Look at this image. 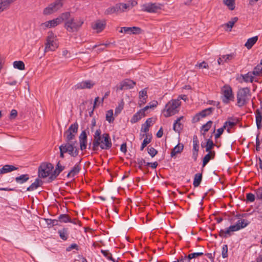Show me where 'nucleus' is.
<instances>
[{
  "instance_id": "f257e3e1",
  "label": "nucleus",
  "mask_w": 262,
  "mask_h": 262,
  "mask_svg": "<svg viewBox=\"0 0 262 262\" xmlns=\"http://www.w3.org/2000/svg\"><path fill=\"white\" fill-rule=\"evenodd\" d=\"M84 23V20L81 17L75 18L74 17H69L64 23V27L69 32L78 31Z\"/></svg>"
},
{
  "instance_id": "f03ea898",
  "label": "nucleus",
  "mask_w": 262,
  "mask_h": 262,
  "mask_svg": "<svg viewBox=\"0 0 262 262\" xmlns=\"http://www.w3.org/2000/svg\"><path fill=\"white\" fill-rule=\"evenodd\" d=\"M251 96L250 90L246 87L241 88L237 92V103L239 107H242L246 104Z\"/></svg>"
},
{
  "instance_id": "7ed1b4c3",
  "label": "nucleus",
  "mask_w": 262,
  "mask_h": 262,
  "mask_svg": "<svg viewBox=\"0 0 262 262\" xmlns=\"http://www.w3.org/2000/svg\"><path fill=\"white\" fill-rule=\"evenodd\" d=\"M181 102L179 99H172L165 105L166 114L165 117H170L177 114L179 112Z\"/></svg>"
},
{
  "instance_id": "20e7f679",
  "label": "nucleus",
  "mask_w": 262,
  "mask_h": 262,
  "mask_svg": "<svg viewBox=\"0 0 262 262\" xmlns=\"http://www.w3.org/2000/svg\"><path fill=\"white\" fill-rule=\"evenodd\" d=\"M54 168L53 164L51 163L42 162L38 168V177L46 178L49 176Z\"/></svg>"
},
{
  "instance_id": "39448f33",
  "label": "nucleus",
  "mask_w": 262,
  "mask_h": 262,
  "mask_svg": "<svg viewBox=\"0 0 262 262\" xmlns=\"http://www.w3.org/2000/svg\"><path fill=\"white\" fill-rule=\"evenodd\" d=\"M96 132H98L100 135V147L102 149L108 150L112 146V143L109 134L104 133L101 135V130L100 129H98Z\"/></svg>"
},
{
  "instance_id": "423d86ee",
  "label": "nucleus",
  "mask_w": 262,
  "mask_h": 262,
  "mask_svg": "<svg viewBox=\"0 0 262 262\" xmlns=\"http://www.w3.org/2000/svg\"><path fill=\"white\" fill-rule=\"evenodd\" d=\"M78 124L77 122L72 124L69 128L64 133L66 142H74L75 140L76 135L78 132Z\"/></svg>"
},
{
  "instance_id": "0eeeda50",
  "label": "nucleus",
  "mask_w": 262,
  "mask_h": 262,
  "mask_svg": "<svg viewBox=\"0 0 262 262\" xmlns=\"http://www.w3.org/2000/svg\"><path fill=\"white\" fill-rule=\"evenodd\" d=\"M77 141L74 140V142H66V143L61 145L65 151H67L71 157H76L79 154L78 148L77 147Z\"/></svg>"
},
{
  "instance_id": "6e6552de",
  "label": "nucleus",
  "mask_w": 262,
  "mask_h": 262,
  "mask_svg": "<svg viewBox=\"0 0 262 262\" xmlns=\"http://www.w3.org/2000/svg\"><path fill=\"white\" fill-rule=\"evenodd\" d=\"M223 96L222 101L225 104H228L231 101H234V97L232 90L229 85H225L222 89Z\"/></svg>"
},
{
  "instance_id": "1a4fd4ad",
  "label": "nucleus",
  "mask_w": 262,
  "mask_h": 262,
  "mask_svg": "<svg viewBox=\"0 0 262 262\" xmlns=\"http://www.w3.org/2000/svg\"><path fill=\"white\" fill-rule=\"evenodd\" d=\"M163 4L156 3H149L142 6V10L148 13H158L162 10Z\"/></svg>"
},
{
  "instance_id": "9d476101",
  "label": "nucleus",
  "mask_w": 262,
  "mask_h": 262,
  "mask_svg": "<svg viewBox=\"0 0 262 262\" xmlns=\"http://www.w3.org/2000/svg\"><path fill=\"white\" fill-rule=\"evenodd\" d=\"M64 168L65 166L61 165L60 164V161H59L56 165L55 169L49 176L48 182L50 183L55 180L57 176H58L59 174L64 169Z\"/></svg>"
},
{
  "instance_id": "9b49d317",
  "label": "nucleus",
  "mask_w": 262,
  "mask_h": 262,
  "mask_svg": "<svg viewBox=\"0 0 262 262\" xmlns=\"http://www.w3.org/2000/svg\"><path fill=\"white\" fill-rule=\"evenodd\" d=\"M120 33L124 32V33L128 34H140L142 33L143 30L140 27H121V30L119 31Z\"/></svg>"
},
{
  "instance_id": "f8f14e48",
  "label": "nucleus",
  "mask_w": 262,
  "mask_h": 262,
  "mask_svg": "<svg viewBox=\"0 0 262 262\" xmlns=\"http://www.w3.org/2000/svg\"><path fill=\"white\" fill-rule=\"evenodd\" d=\"M80 148L83 151L86 148L88 135L85 130H82L79 137Z\"/></svg>"
},
{
  "instance_id": "ddd939ff",
  "label": "nucleus",
  "mask_w": 262,
  "mask_h": 262,
  "mask_svg": "<svg viewBox=\"0 0 262 262\" xmlns=\"http://www.w3.org/2000/svg\"><path fill=\"white\" fill-rule=\"evenodd\" d=\"M95 84V83L92 80H85L78 83L75 86L77 89H90L92 88Z\"/></svg>"
},
{
  "instance_id": "4468645a",
  "label": "nucleus",
  "mask_w": 262,
  "mask_h": 262,
  "mask_svg": "<svg viewBox=\"0 0 262 262\" xmlns=\"http://www.w3.org/2000/svg\"><path fill=\"white\" fill-rule=\"evenodd\" d=\"M106 26V21L104 20H97L94 25L92 26L94 30H96L97 33L102 31Z\"/></svg>"
},
{
  "instance_id": "2eb2a0df",
  "label": "nucleus",
  "mask_w": 262,
  "mask_h": 262,
  "mask_svg": "<svg viewBox=\"0 0 262 262\" xmlns=\"http://www.w3.org/2000/svg\"><path fill=\"white\" fill-rule=\"evenodd\" d=\"M234 56V54L233 53L222 55L217 59V63L219 65L223 64L224 63L227 62L228 61L232 60Z\"/></svg>"
},
{
  "instance_id": "dca6fc26",
  "label": "nucleus",
  "mask_w": 262,
  "mask_h": 262,
  "mask_svg": "<svg viewBox=\"0 0 262 262\" xmlns=\"http://www.w3.org/2000/svg\"><path fill=\"white\" fill-rule=\"evenodd\" d=\"M207 152L208 154H206L203 159L202 166L203 167L207 165V164L209 162L210 160L213 159L215 156V151Z\"/></svg>"
},
{
  "instance_id": "f3484780",
  "label": "nucleus",
  "mask_w": 262,
  "mask_h": 262,
  "mask_svg": "<svg viewBox=\"0 0 262 262\" xmlns=\"http://www.w3.org/2000/svg\"><path fill=\"white\" fill-rule=\"evenodd\" d=\"M100 135L98 132H95L94 135V140L93 142L92 150L94 151L98 150V147L100 146Z\"/></svg>"
},
{
  "instance_id": "a211bd4d",
  "label": "nucleus",
  "mask_w": 262,
  "mask_h": 262,
  "mask_svg": "<svg viewBox=\"0 0 262 262\" xmlns=\"http://www.w3.org/2000/svg\"><path fill=\"white\" fill-rule=\"evenodd\" d=\"M210 115L206 109H204L195 114L192 119L193 122H196L200 121L201 118H204Z\"/></svg>"
},
{
  "instance_id": "6ab92c4d",
  "label": "nucleus",
  "mask_w": 262,
  "mask_h": 262,
  "mask_svg": "<svg viewBox=\"0 0 262 262\" xmlns=\"http://www.w3.org/2000/svg\"><path fill=\"white\" fill-rule=\"evenodd\" d=\"M256 123L258 129H260L262 127V112L260 109H257L255 112Z\"/></svg>"
},
{
  "instance_id": "aec40b11",
  "label": "nucleus",
  "mask_w": 262,
  "mask_h": 262,
  "mask_svg": "<svg viewBox=\"0 0 262 262\" xmlns=\"http://www.w3.org/2000/svg\"><path fill=\"white\" fill-rule=\"evenodd\" d=\"M134 163L136 164H138V167L141 170L143 171L144 174L147 173L148 172V169L146 167H144L143 166V164H146L145 161L143 159L138 158L136 161H134Z\"/></svg>"
},
{
  "instance_id": "412c9836",
  "label": "nucleus",
  "mask_w": 262,
  "mask_h": 262,
  "mask_svg": "<svg viewBox=\"0 0 262 262\" xmlns=\"http://www.w3.org/2000/svg\"><path fill=\"white\" fill-rule=\"evenodd\" d=\"M42 184L43 181L41 179L37 178L34 183L27 187L26 191H33L41 186Z\"/></svg>"
},
{
  "instance_id": "4be33fe9",
  "label": "nucleus",
  "mask_w": 262,
  "mask_h": 262,
  "mask_svg": "<svg viewBox=\"0 0 262 262\" xmlns=\"http://www.w3.org/2000/svg\"><path fill=\"white\" fill-rule=\"evenodd\" d=\"M71 13L69 12H66L62 13L60 15L54 19L55 22L57 24V25L61 24L62 21H66V20L70 16Z\"/></svg>"
},
{
  "instance_id": "5701e85b",
  "label": "nucleus",
  "mask_w": 262,
  "mask_h": 262,
  "mask_svg": "<svg viewBox=\"0 0 262 262\" xmlns=\"http://www.w3.org/2000/svg\"><path fill=\"white\" fill-rule=\"evenodd\" d=\"M18 167L12 165H5L0 169V174H4L13 170H17Z\"/></svg>"
},
{
  "instance_id": "b1692460",
  "label": "nucleus",
  "mask_w": 262,
  "mask_h": 262,
  "mask_svg": "<svg viewBox=\"0 0 262 262\" xmlns=\"http://www.w3.org/2000/svg\"><path fill=\"white\" fill-rule=\"evenodd\" d=\"M58 221L61 222V223H68L70 222L71 223H73L74 224H76L75 222L72 220L70 216L68 214H60L58 218Z\"/></svg>"
},
{
  "instance_id": "393cba45",
  "label": "nucleus",
  "mask_w": 262,
  "mask_h": 262,
  "mask_svg": "<svg viewBox=\"0 0 262 262\" xmlns=\"http://www.w3.org/2000/svg\"><path fill=\"white\" fill-rule=\"evenodd\" d=\"M145 116V113H143L142 111L140 110L138 112L134 114L130 120V122L132 123H135L139 121L142 117Z\"/></svg>"
},
{
  "instance_id": "a878e982",
  "label": "nucleus",
  "mask_w": 262,
  "mask_h": 262,
  "mask_svg": "<svg viewBox=\"0 0 262 262\" xmlns=\"http://www.w3.org/2000/svg\"><path fill=\"white\" fill-rule=\"evenodd\" d=\"M145 136V139L143 140V141L141 144V146L140 147V150H143L144 148L151 141L152 139V135L151 134L149 135V134H145L142 135L143 137Z\"/></svg>"
},
{
  "instance_id": "bb28decb",
  "label": "nucleus",
  "mask_w": 262,
  "mask_h": 262,
  "mask_svg": "<svg viewBox=\"0 0 262 262\" xmlns=\"http://www.w3.org/2000/svg\"><path fill=\"white\" fill-rule=\"evenodd\" d=\"M258 38V36H255L248 39L247 42L245 44V46L248 49H251L253 45L257 42Z\"/></svg>"
},
{
  "instance_id": "cd10ccee",
  "label": "nucleus",
  "mask_w": 262,
  "mask_h": 262,
  "mask_svg": "<svg viewBox=\"0 0 262 262\" xmlns=\"http://www.w3.org/2000/svg\"><path fill=\"white\" fill-rule=\"evenodd\" d=\"M120 4H116L115 6L107 8L105 11V14L110 15L113 13L118 12L119 10H121L120 8Z\"/></svg>"
},
{
  "instance_id": "c85d7f7f",
  "label": "nucleus",
  "mask_w": 262,
  "mask_h": 262,
  "mask_svg": "<svg viewBox=\"0 0 262 262\" xmlns=\"http://www.w3.org/2000/svg\"><path fill=\"white\" fill-rule=\"evenodd\" d=\"M47 45V41L45 43V52H47L48 51H54L58 48V46L56 42L52 40L50 42L49 45Z\"/></svg>"
},
{
  "instance_id": "c756f323",
  "label": "nucleus",
  "mask_w": 262,
  "mask_h": 262,
  "mask_svg": "<svg viewBox=\"0 0 262 262\" xmlns=\"http://www.w3.org/2000/svg\"><path fill=\"white\" fill-rule=\"evenodd\" d=\"M152 121V118H148L145 122L142 125L141 131L145 133L146 134L149 131V128L151 125V123Z\"/></svg>"
},
{
  "instance_id": "7c9ffc66",
  "label": "nucleus",
  "mask_w": 262,
  "mask_h": 262,
  "mask_svg": "<svg viewBox=\"0 0 262 262\" xmlns=\"http://www.w3.org/2000/svg\"><path fill=\"white\" fill-rule=\"evenodd\" d=\"M184 148V145L182 144H177L171 150L170 156L171 157L176 156L177 154L181 153Z\"/></svg>"
},
{
  "instance_id": "2f4dec72",
  "label": "nucleus",
  "mask_w": 262,
  "mask_h": 262,
  "mask_svg": "<svg viewBox=\"0 0 262 262\" xmlns=\"http://www.w3.org/2000/svg\"><path fill=\"white\" fill-rule=\"evenodd\" d=\"M29 179V176L28 174H21L15 178L16 182L18 184H23Z\"/></svg>"
},
{
  "instance_id": "473e14b6",
  "label": "nucleus",
  "mask_w": 262,
  "mask_h": 262,
  "mask_svg": "<svg viewBox=\"0 0 262 262\" xmlns=\"http://www.w3.org/2000/svg\"><path fill=\"white\" fill-rule=\"evenodd\" d=\"M202 173H196L194 176V180L193 185L194 187H198L202 181Z\"/></svg>"
},
{
  "instance_id": "72a5a7b5",
  "label": "nucleus",
  "mask_w": 262,
  "mask_h": 262,
  "mask_svg": "<svg viewBox=\"0 0 262 262\" xmlns=\"http://www.w3.org/2000/svg\"><path fill=\"white\" fill-rule=\"evenodd\" d=\"M122 82L123 83L125 89H132L136 85V82L128 79H126Z\"/></svg>"
},
{
  "instance_id": "f704fd0d",
  "label": "nucleus",
  "mask_w": 262,
  "mask_h": 262,
  "mask_svg": "<svg viewBox=\"0 0 262 262\" xmlns=\"http://www.w3.org/2000/svg\"><path fill=\"white\" fill-rule=\"evenodd\" d=\"M216 145L215 143H214L213 141L211 139L207 140L206 144L205 145L206 151H212V149Z\"/></svg>"
},
{
  "instance_id": "c9c22d12",
  "label": "nucleus",
  "mask_w": 262,
  "mask_h": 262,
  "mask_svg": "<svg viewBox=\"0 0 262 262\" xmlns=\"http://www.w3.org/2000/svg\"><path fill=\"white\" fill-rule=\"evenodd\" d=\"M183 118V116L180 117L177 119L173 125V129L175 131H179L181 129V123L180 121Z\"/></svg>"
},
{
  "instance_id": "e433bc0d",
  "label": "nucleus",
  "mask_w": 262,
  "mask_h": 262,
  "mask_svg": "<svg viewBox=\"0 0 262 262\" xmlns=\"http://www.w3.org/2000/svg\"><path fill=\"white\" fill-rule=\"evenodd\" d=\"M68 229L67 228H63L61 230H59L58 233L59 234L60 237L63 241H66L68 238Z\"/></svg>"
},
{
  "instance_id": "4c0bfd02",
  "label": "nucleus",
  "mask_w": 262,
  "mask_h": 262,
  "mask_svg": "<svg viewBox=\"0 0 262 262\" xmlns=\"http://www.w3.org/2000/svg\"><path fill=\"white\" fill-rule=\"evenodd\" d=\"M223 3L229 10H233L235 9V0H223Z\"/></svg>"
},
{
  "instance_id": "58836bf2",
  "label": "nucleus",
  "mask_w": 262,
  "mask_h": 262,
  "mask_svg": "<svg viewBox=\"0 0 262 262\" xmlns=\"http://www.w3.org/2000/svg\"><path fill=\"white\" fill-rule=\"evenodd\" d=\"M81 161V159L80 160L79 163L76 164L73 167V168L70 171V174H72V177H74L75 176H76L79 172V171L80 170V167L79 165V163H80Z\"/></svg>"
},
{
  "instance_id": "ea45409f",
  "label": "nucleus",
  "mask_w": 262,
  "mask_h": 262,
  "mask_svg": "<svg viewBox=\"0 0 262 262\" xmlns=\"http://www.w3.org/2000/svg\"><path fill=\"white\" fill-rule=\"evenodd\" d=\"M105 118L106 120L107 121L110 123H113L114 122L115 119L113 117V111L112 110H110L106 112Z\"/></svg>"
},
{
  "instance_id": "a19ab883",
  "label": "nucleus",
  "mask_w": 262,
  "mask_h": 262,
  "mask_svg": "<svg viewBox=\"0 0 262 262\" xmlns=\"http://www.w3.org/2000/svg\"><path fill=\"white\" fill-rule=\"evenodd\" d=\"M152 225L155 229H162L163 226V220L162 219L156 220L152 223Z\"/></svg>"
},
{
  "instance_id": "79ce46f5",
  "label": "nucleus",
  "mask_w": 262,
  "mask_h": 262,
  "mask_svg": "<svg viewBox=\"0 0 262 262\" xmlns=\"http://www.w3.org/2000/svg\"><path fill=\"white\" fill-rule=\"evenodd\" d=\"M212 123V121L209 120L202 126L201 130L204 131V133L202 134L203 135H205L206 133L210 129Z\"/></svg>"
},
{
  "instance_id": "37998d69",
  "label": "nucleus",
  "mask_w": 262,
  "mask_h": 262,
  "mask_svg": "<svg viewBox=\"0 0 262 262\" xmlns=\"http://www.w3.org/2000/svg\"><path fill=\"white\" fill-rule=\"evenodd\" d=\"M252 74L255 76H262V67L261 65L256 66L252 72Z\"/></svg>"
},
{
  "instance_id": "c03bdc74",
  "label": "nucleus",
  "mask_w": 262,
  "mask_h": 262,
  "mask_svg": "<svg viewBox=\"0 0 262 262\" xmlns=\"http://www.w3.org/2000/svg\"><path fill=\"white\" fill-rule=\"evenodd\" d=\"M199 140L196 135L193 137V151H199Z\"/></svg>"
},
{
  "instance_id": "a18cd8bd",
  "label": "nucleus",
  "mask_w": 262,
  "mask_h": 262,
  "mask_svg": "<svg viewBox=\"0 0 262 262\" xmlns=\"http://www.w3.org/2000/svg\"><path fill=\"white\" fill-rule=\"evenodd\" d=\"M13 67L15 69L19 70L25 69V64L22 61H15L13 62Z\"/></svg>"
},
{
  "instance_id": "49530a36",
  "label": "nucleus",
  "mask_w": 262,
  "mask_h": 262,
  "mask_svg": "<svg viewBox=\"0 0 262 262\" xmlns=\"http://www.w3.org/2000/svg\"><path fill=\"white\" fill-rule=\"evenodd\" d=\"M238 19L237 17H232L230 21L225 24L227 27L230 28V31H231L232 28L233 27L235 23L237 21Z\"/></svg>"
},
{
  "instance_id": "de8ad7c7",
  "label": "nucleus",
  "mask_w": 262,
  "mask_h": 262,
  "mask_svg": "<svg viewBox=\"0 0 262 262\" xmlns=\"http://www.w3.org/2000/svg\"><path fill=\"white\" fill-rule=\"evenodd\" d=\"M250 222L246 220L242 219L238 220L236 224H238V226L240 227V229L246 227L249 224Z\"/></svg>"
},
{
  "instance_id": "09e8293b",
  "label": "nucleus",
  "mask_w": 262,
  "mask_h": 262,
  "mask_svg": "<svg viewBox=\"0 0 262 262\" xmlns=\"http://www.w3.org/2000/svg\"><path fill=\"white\" fill-rule=\"evenodd\" d=\"M101 252L108 259L114 261V258L112 257V254L107 250H101Z\"/></svg>"
},
{
  "instance_id": "8fccbe9b",
  "label": "nucleus",
  "mask_w": 262,
  "mask_h": 262,
  "mask_svg": "<svg viewBox=\"0 0 262 262\" xmlns=\"http://www.w3.org/2000/svg\"><path fill=\"white\" fill-rule=\"evenodd\" d=\"M158 104L157 101H154L153 102L149 103V105H146L143 108L141 109L143 113H145V111H147L149 108H153L154 107L157 106V105Z\"/></svg>"
},
{
  "instance_id": "3c124183",
  "label": "nucleus",
  "mask_w": 262,
  "mask_h": 262,
  "mask_svg": "<svg viewBox=\"0 0 262 262\" xmlns=\"http://www.w3.org/2000/svg\"><path fill=\"white\" fill-rule=\"evenodd\" d=\"M48 225H51L50 227H53L54 226L58 225V220H52L49 219H45Z\"/></svg>"
},
{
  "instance_id": "603ef678",
  "label": "nucleus",
  "mask_w": 262,
  "mask_h": 262,
  "mask_svg": "<svg viewBox=\"0 0 262 262\" xmlns=\"http://www.w3.org/2000/svg\"><path fill=\"white\" fill-rule=\"evenodd\" d=\"M203 252H194L188 254L189 260L193 259V258H196L199 256H203L204 255Z\"/></svg>"
},
{
  "instance_id": "864d4df0",
  "label": "nucleus",
  "mask_w": 262,
  "mask_h": 262,
  "mask_svg": "<svg viewBox=\"0 0 262 262\" xmlns=\"http://www.w3.org/2000/svg\"><path fill=\"white\" fill-rule=\"evenodd\" d=\"M222 257L225 258L228 257V246L227 245H223L222 251Z\"/></svg>"
},
{
  "instance_id": "5fc2aeb1",
  "label": "nucleus",
  "mask_w": 262,
  "mask_h": 262,
  "mask_svg": "<svg viewBox=\"0 0 262 262\" xmlns=\"http://www.w3.org/2000/svg\"><path fill=\"white\" fill-rule=\"evenodd\" d=\"M147 150L148 153L151 157L155 156L158 152L157 150L152 147H149V146H148L147 147Z\"/></svg>"
},
{
  "instance_id": "6e6d98bb",
  "label": "nucleus",
  "mask_w": 262,
  "mask_h": 262,
  "mask_svg": "<svg viewBox=\"0 0 262 262\" xmlns=\"http://www.w3.org/2000/svg\"><path fill=\"white\" fill-rule=\"evenodd\" d=\"M54 34L53 33V32L50 31L48 32V36H47L46 38V41H47V45H49L50 44V42H51L52 40H54Z\"/></svg>"
},
{
  "instance_id": "4d7b16f0",
  "label": "nucleus",
  "mask_w": 262,
  "mask_h": 262,
  "mask_svg": "<svg viewBox=\"0 0 262 262\" xmlns=\"http://www.w3.org/2000/svg\"><path fill=\"white\" fill-rule=\"evenodd\" d=\"M124 103L123 101L121 103H119L118 106L115 108V115H118L120 113L122 110L123 108Z\"/></svg>"
},
{
  "instance_id": "13d9d810",
  "label": "nucleus",
  "mask_w": 262,
  "mask_h": 262,
  "mask_svg": "<svg viewBox=\"0 0 262 262\" xmlns=\"http://www.w3.org/2000/svg\"><path fill=\"white\" fill-rule=\"evenodd\" d=\"M255 199V196L252 193H248L246 194L247 202H253Z\"/></svg>"
},
{
  "instance_id": "bf43d9fd",
  "label": "nucleus",
  "mask_w": 262,
  "mask_h": 262,
  "mask_svg": "<svg viewBox=\"0 0 262 262\" xmlns=\"http://www.w3.org/2000/svg\"><path fill=\"white\" fill-rule=\"evenodd\" d=\"M16 0H3V6L6 8H8L10 5L15 2Z\"/></svg>"
},
{
  "instance_id": "052dcab7",
  "label": "nucleus",
  "mask_w": 262,
  "mask_h": 262,
  "mask_svg": "<svg viewBox=\"0 0 262 262\" xmlns=\"http://www.w3.org/2000/svg\"><path fill=\"white\" fill-rule=\"evenodd\" d=\"M147 88H145L144 89L142 90V91H140L139 93V98L141 99L143 98H147Z\"/></svg>"
},
{
  "instance_id": "680f3d73",
  "label": "nucleus",
  "mask_w": 262,
  "mask_h": 262,
  "mask_svg": "<svg viewBox=\"0 0 262 262\" xmlns=\"http://www.w3.org/2000/svg\"><path fill=\"white\" fill-rule=\"evenodd\" d=\"M228 228L231 232H234L240 230V227L238 226V224H236L234 225L230 226Z\"/></svg>"
},
{
  "instance_id": "e2e57ef3",
  "label": "nucleus",
  "mask_w": 262,
  "mask_h": 262,
  "mask_svg": "<svg viewBox=\"0 0 262 262\" xmlns=\"http://www.w3.org/2000/svg\"><path fill=\"white\" fill-rule=\"evenodd\" d=\"M259 135H260V132H259L256 136V150L257 151H259L260 149V142L259 139Z\"/></svg>"
},
{
  "instance_id": "0e129e2a",
  "label": "nucleus",
  "mask_w": 262,
  "mask_h": 262,
  "mask_svg": "<svg viewBox=\"0 0 262 262\" xmlns=\"http://www.w3.org/2000/svg\"><path fill=\"white\" fill-rule=\"evenodd\" d=\"M256 194L257 199L262 200V187L256 190Z\"/></svg>"
},
{
  "instance_id": "69168bd1",
  "label": "nucleus",
  "mask_w": 262,
  "mask_h": 262,
  "mask_svg": "<svg viewBox=\"0 0 262 262\" xmlns=\"http://www.w3.org/2000/svg\"><path fill=\"white\" fill-rule=\"evenodd\" d=\"M76 249V250H79L78 246L76 244H72L69 247H68L66 250L67 251H70L72 249Z\"/></svg>"
},
{
  "instance_id": "338daca9",
  "label": "nucleus",
  "mask_w": 262,
  "mask_h": 262,
  "mask_svg": "<svg viewBox=\"0 0 262 262\" xmlns=\"http://www.w3.org/2000/svg\"><path fill=\"white\" fill-rule=\"evenodd\" d=\"M251 73L248 72L246 74L241 75V76L243 77V79L245 82H248L249 81V77H250Z\"/></svg>"
},
{
  "instance_id": "774afa93",
  "label": "nucleus",
  "mask_w": 262,
  "mask_h": 262,
  "mask_svg": "<svg viewBox=\"0 0 262 262\" xmlns=\"http://www.w3.org/2000/svg\"><path fill=\"white\" fill-rule=\"evenodd\" d=\"M17 115V112L15 110H12L11 111L9 118L10 119H15Z\"/></svg>"
}]
</instances>
